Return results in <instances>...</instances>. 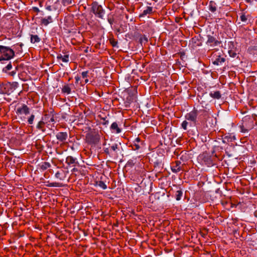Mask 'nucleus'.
I'll use <instances>...</instances> for the list:
<instances>
[{
    "instance_id": "nucleus-1",
    "label": "nucleus",
    "mask_w": 257,
    "mask_h": 257,
    "mask_svg": "<svg viewBox=\"0 0 257 257\" xmlns=\"http://www.w3.org/2000/svg\"><path fill=\"white\" fill-rule=\"evenodd\" d=\"M254 127V122L251 115H246L242 119V124L240 126L241 132L247 133Z\"/></svg>"
},
{
    "instance_id": "nucleus-2",
    "label": "nucleus",
    "mask_w": 257,
    "mask_h": 257,
    "mask_svg": "<svg viewBox=\"0 0 257 257\" xmlns=\"http://www.w3.org/2000/svg\"><path fill=\"white\" fill-rule=\"evenodd\" d=\"M15 56V52L12 48L0 45V61L9 60Z\"/></svg>"
},
{
    "instance_id": "nucleus-3",
    "label": "nucleus",
    "mask_w": 257,
    "mask_h": 257,
    "mask_svg": "<svg viewBox=\"0 0 257 257\" xmlns=\"http://www.w3.org/2000/svg\"><path fill=\"white\" fill-rule=\"evenodd\" d=\"M91 11L96 17L103 19L105 14V11L102 7L99 5L97 2H94L91 4Z\"/></svg>"
},
{
    "instance_id": "nucleus-4",
    "label": "nucleus",
    "mask_w": 257,
    "mask_h": 257,
    "mask_svg": "<svg viewBox=\"0 0 257 257\" xmlns=\"http://www.w3.org/2000/svg\"><path fill=\"white\" fill-rule=\"evenodd\" d=\"M198 159L202 165L207 167H211L214 164L211 156L206 152L200 154Z\"/></svg>"
},
{
    "instance_id": "nucleus-5",
    "label": "nucleus",
    "mask_w": 257,
    "mask_h": 257,
    "mask_svg": "<svg viewBox=\"0 0 257 257\" xmlns=\"http://www.w3.org/2000/svg\"><path fill=\"white\" fill-rule=\"evenodd\" d=\"M197 115L198 111L197 109L194 108L193 110L189 113H187L185 115V117L186 119L192 121L193 122V123L196 124L197 122Z\"/></svg>"
},
{
    "instance_id": "nucleus-6",
    "label": "nucleus",
    "mask_w": 257,
    "mask_h": 257,
    "mask_svg": "<svg viewBox=\"0 0 257 257\" xmlns=\"http://www.w3.org/2000/svg\"><path fill=\"white\" fill-rule=\"evenodd\" d=\"M221 42L216 39L215 37L211 35L207 36V40L206 44L211 47H214L219 45Z\"/></svg>"
},
{
    "instance_id": "nucleus-7",
    "label": "nucleus",
    "mask_w": 257,
    "mask_h": 257,
    "mask_svg": "<svg viewBox=\"0 0 257 257\" xmlns=\"http://www.w3.org/2000/svg\"><path fill=\"white\" fill-rule=\"evenodd\" d=\"M30 108L25 104H23L21 106L18 107L16 110V113L18 115L25 114L27 115L30 113Z\"/></svg>"
},
{
    "instance_id": "nucleus-8",
    "label": "nucleus",
    "mask_w": 257,
    "mask_h": 257,
    "mask_svg": "<svg viewBox=\"0 0 257 257\" xmlns=\"http://www.w3.org/2000/svg\"><path fill=\"white\" fill-rule=\"evenodd\" d=\"M86 138L89 144H97L100 141V136L98 134L89 135Z\"/></svg>"
},
{
    "instance_id": "nucleus-9",
    "label": "nucleus",
    "mask_w": 257,
    "mask_h": 257,
    "mask_svg": "<svg viewBox=\"0 0 257 257\" xmlns=\"http://www.w3.org/2000/svg\"><path fill=\"white\" fill-rule=\"evenodd\" d=\"M183 166V165L182 164L180 161H176L171 164V170L173 173H177L182 170Z\"/></svg>"
},
{
    "instance_id": "nucleus-10",
    "label": "nucleus",
    "mask_w": 257,
    "mask_h": 257,
    "mask_svg": "<svg viewBox=\"0 0 257 257\" xmlns=\"http://www.w3.org/2000/svg\"><path fill=\"white\" fill-rule=\"evenodd\" d=\"M15 66L14 70L10 71L13 68L12 64L10 62L5 67L3 68V71L8 73L10 75L14 76L16 74L17 66L14 64Z\"/></svg>"
},
{
    "instance_id": "nucleus-11",
    "label": "nucleus",
    "mask_w": 257,
    "mask_h": 257,
    "mask_svg": "<svg viewBox=\"0 0 257 257\" xmlns=\"http://www.w3.org/2000/svg\"><path fill=\"white\" fill-rule=\"evenodd\" d=\"M67 173L66 171L60 170L58 171L55 175V176L56 178L60 180H64L66 178Z\"/></svg>"
},
{
    "instance_id": "nucleus-12",
    "label": "nucleus",
    "mask_w": 257,
    "mask_h": 257,
    "mask_svg": "<svg viewBox=\"0 0 257 257\" xmlns=\"http://www.w3.org/2000/svg\"><path fill=\"white\" fill-rule=\"evenodd\" d=\"M56 137L58 140L63 142L67 140L68 138V135L66 132H59L56 135Z\"/></svg>"
},
{
    "instance_id": "nucleus-13",
    "label": "nucleus",
    "mask_w": 257,
    "mask_h": 257,
    "mask_svg": "<svg viewBox=\"0 0 257 257\" xmlns=\"http://www.w3.org/2000/svg\"><path fill=\"white\" fill-rule=\"evenodd\" d=\"M66 163L69 166L75 167L77 164V159L72 156H68L66 159Z\"/></svg>"
},
{
    "instance_id": "nucleus-14",
    "label": "nucleus",
    "mask_w": 257,
    "mask_h": 257,
    "mask_svg": "<svg viewBox=\"0 0 257 257\" xmlns=\"http://www.w3.org/2000/svg\"><path fill=\"white\" fill-rule=\"evenodd\" d=\"M74 86L73 84H65L62 88V92L64 94H69L71 92V87Z\"/></svg>"
},
{
    "instance_id": "nucleus-15",
    "label": "nucleus",
    "mask_w": 257,
    "mask_h": 257,
    "mask_svg": "<svg viewBox=\"0 0 257 257\" xmlns=\"http://www.w3.org/2000/svg\"><path fill=\"white\" fill-rule=\"evenodd\" d=\"M23 44L22 43H17L13 46V50L17 54H22L23 52L22 47Z\"/></svg>"
},
{
    "instance_id": "nucleus-16",
    "label": "nucleus",
    "mask_w": 257,
    "mask_h": 257,
    "mask_svg": "<svg viewBox=\"0 0 257 257\" xmlns=\"http://www.w3.org/2000/svg\"><path fill=\"white\" fill-rule=\"evenodd\" d=\"M225 61V59L224 57H222L221 56H217L215 58L214 60L213 61L212 63L213 64L216 65H222Z\"/></svg>"
},
{
    "instance_id": "nucleus-17",
    "label": "nucleus",
    "mask_w": 257,
    "mask_h": 257,
    "mask_svg": "<svg viewBox=\"0 0 257 257\" xmlns=\"http://www.w3.org/2000/svg\"><path fill=\"white\" fill-rule=\"evenodd\" d=\"M1 94H10L9 85L8 84H0Z\"/></svg>"
},
{
    "instance_id": "nucleus-18",
    "label": "nucleus",
    "mask_w": 257,
    "mask_h": 257,
    "mask_svg": "<svg viewBox=\"0 0 257 257\" xmlns=\"http://www.w3.org/2000/svg\"><path fill=\"white\" fill-rule=\"evenodd\" d=\"M111 151L112 152V157L116 158L117 157V152L119 151L118 145L114 144L110 147Z\"/></svg>"
},
{
    "instance_id": "nucleus-19",
    "label": "nucleus",
    "mask_w": 257,
    "mask_h": 257,
    "mask_svg": "<svg viewBox=\"0 0 257 257\" xmlns=\"http://www.w3.org/2000/svg\"><path fill=\"white\" fill-rule=\"evenodd\" d=\"M110 128L112 133L116 134H119L121 131V129L118 127V124L116 122H113Z\"/></svg>"
},
{
    "instance_id": "nucleus-20",
    "label": "nucleus",
    "mask_w": 257,
    "mask_h": 257,
    "mask_svg": "<svg viewBox=\"0 0 257 257\" xmlns=\"http://www.w3.org/2000/svg\"><path fill=\"white\" fill-rule=\"evenodd\" d=\"M153 13V8L152 7H147L143 13L140 15V17H143L147 15H151Z\"/></svg>"
},
{
    "instance_id": "nucleus-21",
    "label": "nucleus",
    "mask_w": 257,
    "mask_h": 257,
    "mask_svg": "<svg viewBox=\"0 0 257 257\" xmlns=\"http://www.w3.org/2000/svg\"><path fill=\"white\" fill-rule=\"evenodd\" d=\"M209 95L213 99H219L222 95L219 91H212L209 93Z\"/></svg>"
},
{
    "instance_id": "nucleus-22",
    "label": "nucleus",
    "mask_w": 257,
    "mask_h": 257,
    "mask_svg": "<svg viewBox=\"0 0 257 257\" xmlns=\"http://www.w3.org/2000/svg\"><path fill=\"white\" fill-rule=\"evenodd\" d=\"M41 38L37 35H30V41L32 43H39L41 41Z\"/></svg>"
},
{
    "instance_id": "nucleus-23",
    "label": "nucleus",
    "mask_w": 257,
    "mask_h": 257,
    "mask_svg": "<svg viewBox=\"0 0 257 257\" xmlns=\"http://www.w3.org/2000/svg\"><path fill=\"white\" fill-rule=\"evenodd\" d=\"M251 16L250 15H245V13L242 12L240 14V19L244 23H246L247 21L250 18Z\"/></svg>"
},
{
    "instance_id": "nucleus-24",
    "label": "nucleus",
    "mask_w": 257,
    "mask_h": 257,
    "mask_svg": "<svg viewBox=\"0 0 257 257\" xmlns=\"http://www.w3.org/2000/svg\"><path fill=\"white\" fill-rule=\"evenodd\" d=\"M209 10L212 13H214L216 11V4L215 2L213 1L209 2Z\"/></svg>"
},
{
    "instance_id": "nucleus-25",
    "label": "nucleus",
    "mask_w": 257,
    "mask_h": 257,
    "mask_svg": "<svg viewBox=\"0 0 257 257\" xmlns=\"http://www.w3.org/2000/svg\"><path fill=\"white\" fill-rule=\"evenodd\" d=\"M58 60H61L62 62L67 63L69 61V55H65L64 56L61 54H59L57 56Z\"/></svg>"
},
{
    "instance_id": "nucleus-26",
    "label": "nucleus",
    "mask_w": 257,
    "mask_h": 257,
    "mask_svg": "<svg viewBox=\"0 0 257 257\" xmlns=\"http://www.w3.org/2000/svg\"><path fill=\"white\" fill-rule=\"evenodd\" d=\"M51 167V164L47 162H42L40 165V169L44 171Z\"/></svg>"
},
{
    "instance_id": "nucleus-27",
    "label": "nucleus",
    "mask_w": 257,
    "mask_h": 257,
    "mask_svg": "<svg viewBox=\"0 0 257 257\" xmlns=\"http://www.w3.org/2000/svg\"><path fill=\"white\" fill-rule=\"evenodd\" d=\"M41 22L44 25L47 26L49 23L52 22V19L51 16H48L47 18L42 19Z\"/></svg>"
},
{
    "instance_id": "nucleus-28",
    "label": "nucleus",
    "mask_w": 257,
    "mask_h": 257,
    "mask_svg": "<svg viewBox=\"0 0 257 257\" xmlns=\"http://www.w3.org/2000/svg\"><path fill=\"white\" fill-rule=\"evenodd\" d=\"M45 122L43 120L40 121L36 125V128L38 130H41L43 132L45 131L44 128Z\"/></svg>"
},
{
    "instance_id": "nucleus-29",
    "label": "nucleus",
    "mask_w": 257,
    "mask_h": 257,
    "mask_svg": "<svg viewBox=\"0 0 257 257\" xmlns=\"http://www.w3.org/2000/svg\"><path fill=\"white\" fill-rule=\"evenodd\" d=\"M183 195V192L181 190H177L175 193V198L177 201L181 199Z\"/></svg>"
},
{
    "instance_id": "nucleus-30",
    "label": "nucleus",
    "mask_w": 257,
    "mask_h": 257,
    "mask_svg": "<svg viewBox=\"0 0 257 257\" xmlns=\"http://www.w3.org/2000/svg\"><path fill=\"white\" fill-rule=\"evenodd\" d=\"M96 184L97 186L102 188L103 189H106L107 188L106 185L102 181H97L96 182Z\"/></svg>"
},
{
    "instance_id": "nucleus-31",
    "label": "nucleus",
    "mask_w": 257,
    "mask_h": 257,
    "mask_svg": "<svg viewBox=\"0 0 257 257\" xmlns=\"http://www.w3.org/2000/svg\"><path fill=\"white\" fill-rule=\"evenodd\" d=\"M47 187H61V184L57 182L49 183L46 185Z\"/></svg>"
},
{
    "instance_id": "nucleus-32",
    "label": "nucleus",
    "mask_w": 257,
    "mask_h": 257,
    "mask_svg": "<svg viewBox=\"0 0 257 257\" xmlns=\"http://www.w3.org/2000/svg\"><path fill=\"white\" fill-rule=\"evenodd\" d=\"M100 123L104 125L108 124L109 121L106 119V117H101Z\"/></svg>"
},
{
    "instance_id": "nucleus-33",
    "label": "nucleus",
    "mask_w": 257,
    "mask_h": 257,
    "mask_svg": "<svg viewBox=\"0 0 257 257\" xmlns=\"http://www.w3.org/2000/svg\"><path fill=\"white\" fill-rule=\"evenodd\" d=\"M228 54L230 57H232V58H235L237 55L236 52L233 50H229Z\"/></svg>"
},
{
    "instance_id": "nucleus-34",
    "label": "nucleus",
    "mask_w": 257,
    "mask_h": 257,
    "mask_svg": "<svg viewBox=\"0 0 257 257\" xmlns=\"http://www.w3.org/2000/svg\"><path fill=\"white\" fill-rule=\"evenodd\" d=\"M132 149L134 151L138 150L140 148V146L139 145V143H134V144L132 145Z\"/></svg>"
},
{
    "instance_id": "nucleus-35",
    "label": "nucleus",
    "mask_w": 257,
    "mask_h": 257,
    "mask_svg": "<svg viewBox=\"0 0 257 257\" xmlns=\"http://www.w3.org/2000/svg\"><path fill=\"white\" fill-rule=\"evenodd\" d=\"M35 115L32 114L30 116V117L28 119V122L29 124H32L33 123V121L35 118Z\"/></svg>"
},
{
    "instance_id": "nucleus-36",
    "label": "nucleus",
    "mask_w": 257,
    "mask_h": 257,
    "mask_svg": "<svg viewBox=\"0 0 257 257\" xmlns=\"http://www.w3.org/2000/svg\"><path fill=\"white\" fill-rule=\"evenodd\" d=\"M104 152L106 154L112 157V152L111 151L110 147L104 148Z\"/></svg>"
},
{
    "instance_id": "nucleus-37",
    "label": "nucleus",
    "mask_w": 257,
    "mask_h": 257,
    "mask_svg": "<svg viewBox=\"0 0 257 257\" xmlns=\"http://www.w3.org/2000/svg\"><path fill=\"white\" fill-rule=\"evenodd\" d=\"M188 124V122L186 120H184L182 122L181 126L184 130H186L187 129Z\"/></svg>"
},
{
    "instance_id": "nucleus-38",
    "label": "nucleus",
    "mask_w": 257,
    "mask_h": 257,
    "mask_svg": "<svg viewBox=\"0 0 257 257\" xmlns=\"http://www.w3.org/2000/svg\"><path fill=\"white\" fill-rule=\"evenodd\" d=\"M109 42H110V43L111 44V45L113 46V47H115L117 45V42L113 38H112V39H109Z\"/></svg>"
},
{
    "instance_id": "nucleus-39",
    "label": "nucleus",
    "mask_w": 257,
    "mask_h": 257,
    "mask_svg": "<svg viewBox=\"0 0 257 257\" xmlns=\"http://www.w3.org/2000/svg\"><path fill=\"white\" fill-rule=\"evenodd\" d=\"M72 0H62V3L63 5L66 6L70 5L72 3Z\"/></svg>"
},
{
    "instance_id": "nucleus-40",
    "label": "nucleus",
    "mask_w": 257,
    "mask_h": 257,
    "mask_svg": "<svg viewBox=\"0 0 257 257\" xmlns=\"http://www.w3.org/2000/svg\"><path fill=\"white\" fill-rule=\"evenodd\" d=\"M88 71L82 72L81 73L82 78H87L88 76Z\"/></svg>"
},
{
    "instance_id": "nucleus-41",
    "label": "nucleus",
    "mask_w": 257,
    "mask_h": 257,
    "mask_svg": "<svg viewBox=\"0 0 257 257\" xmlns=\"http://www.w3.org/2000/svg\"><path fill=\"white\" fill-rule=\"evenodd\" d=\"M140 41L141 43L144 41L147 42L148 38L145 36H141L140 38Z\"/></svg>"
},
{
    "instance_id": "nucleus-42",
    "label": "nucleus",
    "mask_w": 257,
    "mask_h": 257,
    "mask_svg": "<svg viewBox=\"0 0 257 257\" xmlns=\"http://www.w3.org/2000/svg\"><path fill=\"white\" fill-rule=\"evenodd\" d=\"M107 21H108V23H109V24L111 26H112V25L113 24V23L114 21V19L113 17H111V18L108 17L107 19Z\"/></svg>"
},
{
    "instance_id": "nucleus-43",
    "label": "nucleus",
    "mask_w": 257,
    "mask_h": 257,
    "mask_svg": "<svg viewBox=\"0 0 257 257\" xmlns=\"http://www.w3.org/2000/svg\"><path fill=\"white\" fill-rule=\"evenodd\" d=\"M248 50L250 52H252L253 51H257V46H252L249 48Z\"/></svg>"
},
{
    "instance_id": "nucleus-44",
    "label": "nucleus",
    "mask_w": 257,
    "mask_h": 257,
    "mask_svg": "<svg viewBox=\"0 0 257 257\" xmlns=\"http://www.w3.org/2000/svg\"><path fill=\"white\" fill-rule=\"evenodd\" d=\"M33 11H34L35 12H36L37 13H38L40 12L39 9L37 7H33Z\"/></svg>"
},
{
    "instance_id": "nucleus-45",
    "label": "nucleus",
    "mask_w": 257,
    "mask_h": 257,
    "mask_svg": "<svg viewBox=\"0 0 257 257\" xmlns=\"http://www.w3.org/2000/svg\"><path fill=\"white\" fill-rule=\"evenodd\" d=\"M75 79L76 80L75 83H78L80 79V78L79 76H75Z\"/></svg>"
},
{
    "instance_id": "nucleus-46",
    "label": "nucleus",
    "mask_w": 257,
    "mask_h": 257,
    "mask_svg": "<svg viewBox=\"0 0 257 257\" xmlns=\"http://www.w3.org/2000/svg\"><path fill=\"white\" fill-rule=\"evenodd\" d=\"M50 122H55V119H54V117L53 115H52L50 118V120H49Z\"/></svg>"
},
{
    "instance_id": "nucleus-47",
    "label": "nucleus",
    "mask_w": 257,
    "mask_h": 257,
    "mask_svg": "<svg viewBox=\"0 0 257 257\" xmlns=\"http://www.w3.org/2000/svg\"><path fill=\"white\" fill-rule=\"evenodd\" d=\"M140 141L141 139L139 138H137L135 139L134 143H139V142H140Z\"/></svg>"
},
{
    "instance_id": "nucleus-48",
    "label": "nucleus",
    "mask_w": 257,
    "mask_h": 257,
    "mask_svg": "<svg viewBox=\"0 0 257 257\" xmlns=\"http://www.w3.org/2000/svg\"><path fill=\"white\" fill-rule=\"evenodd\" d=\"M46 9L49 11H51V6H48L46 8Z\"/></svg>"
},
{
    "instance_id": "nucleus-49",
    "label": "nucleus",
    "mask_w": 257,
    "mask_h": 257,
    "mask_svg": "<svg viewBox=\"0 0 257 257\" xmlns=\"http://www.w3.org/2000/svg\"><path fill=\"white\" fill-rule=\"evenodd\" d=\"M85 83H88V81H89V80L87 79V78H85Z\"/></svg>"
},
{
    "instance_id": "nucleus-50",
    "label": "nucleus",
    "mask_w": 257,
    "mask_h": 257,
    "mask_svg": "<svg viewBox=\"0 0 257 257\" xmlns=\"http://www.w3.org/2000/svg\"><path fill=\"white\" fill-rule=\"evenodd\" d=\"M49 172H50V173H53V170H51V169H50V170H49Z\"/></svg>"
},
{
    "instance_id": "nucleus-51",
    "label": "nucleus",
    "mask_w": 257,
    "mask_h": 257,
    "mask_svg": "<svg viewBox=\"0 0 257 257\" xmlns=\"http://www.w3.org/2000/svg\"><path fill=\"white\" fill-rule=\"evenodd\" d=\"M84 52H85V53H87V52H88V48H87L86 49H85V50H84Z\"/></svg>"
},
{
    "instance_id": "nucleus-52",
    "label": "nucleus",
    "mask_w": 257,
    "mask_h": 257,
    "mask_svg": "<svg viewBox=\"0 0 257 257\" xmlns=\"http://www.w3.org/2000/svg\"><path fill=\"white\" fill-rule=\"evenodd\" d=\"M203 112L205 113V115L207 113V111L203 110Z\"/></svg>"
},
{
    "instance_id": "nucleus-53",
    "label": "nucleus",
    "mask_w": 257,
    "mask_h": 257,
    "mask_svg": "<svg viewBox=\"0 0 257 257\" xmlns=\"http://www.w3.org/2000/svg\"><path fill=\"white\" fill-rule=\"evenodd\" d=\"M203 102L204 101L203 100L201 101V102H200V103L202 105H203Z\"/></svg>"
},
{
    "instance_id": "nucleus-54",
    "label": "nucleus",
    "mask_w": 257,
    "mask_h": 257,
    "mask_svg": "<svg viewBox=\"0 0 257 257\" xmlns=\"http://www.w3.org/2000/svg\"><path fill=\"white\" fill-rule=\"evenodd\" d=\"M117 31L118 32H119V33H120V32H120V30H119V29H118V30H117Z\"/></svg>"
},
{
    "instance_id": "nucleus-55",
    "label": "nucleus",
    "mask_w": 257,
    "mask_h": 257,
    "mask_svg": "<svg viewBox=\"0 0 257 257\" xmlns=\"http://www.w3.org/2000/svg\"><path fill=\"white\" fill-rule=\"evenodd\" d=\"M49 115V114H46L45 116H46V117H47L48 118Z\"/></svg>"
},
{
    "instance_id": "nucleus-56",
    "label": "nucleus",
    "mask_w": 257,
    "mask_h": 257,
    "mask_svg": "<svg viewBox=\"0 0 257 257\" xmlns=\"http://www.w3.org/2000/svg\"><path fill=\"white\" fill-rule=\"evenodd\" d=\"M16 85L18 84L17 82L15 83Z\"/></svg>"
},
{
    "instance_id": "nucleus-57",
    "label": "nucleus",
    "mask_w": 257,
    "mask_h": 257,
    "mask_svg": "<svg viewBox=\"0 0 257 257\" xmlns=\"http://www.w3.org/2000/svg\"><path fill=\"white\" fill-rule=\"evenodd\" d=\"M73 171H75V168H74V169H73Z\"/></svg>"
},
{
    "instance_id": "nucleus-58",
    "label": "nucleus",
    "mask_w": 257,
    "mask_h": 257,
    "mask_svg": "<svg viewBox=\"0 0 257 257\" xmlns=\"http://www.w3.org/2000/svg\"><path fill=\"white\" fill-rule=\"evenodd\" d=\"M246 1L247 2H249V0H246Z\"/></svg>"
}]
</instances>
